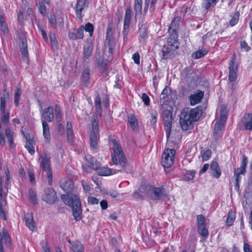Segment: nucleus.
<instances>
[{"mask_svg": "<svg viewBox=\"0 0 252 252\" xmlns=\"http://www.w3.org/2000/svg\"><path fill=\"white\" fill-rule=\"evenodd\" d=\"M110 144L113 152L111 154L112 160L115 165H119L122 169L117 170L105 167H99L98 163L94 162L93 158H91V161L89 162L88 166L96 170L97 174L100 176H108L123 171L127 173L130 171V168L127 164L126 158L120 144L115 139L110 141Z\"/></svg>", "mask_w": 252, "mask_h": 252, "instance_id": "1", "label": "nucleus"}, {"mask_svg": "<svg viewBox=\"0 0 252 252\" xmlns=\"http://www.w3.org/2000/svg\"><path fill=\"white\" fill-rule=\"evenodd\" d=\"M200 115L198 107L193 109L184 108L180 116V124L182 129L187 130L193 126V123L198 120Z\"/></svg>", "mask_w": 252, "mask_h": 252, "instance_id": "2", "label": "nucleus"}, {"mask_svg": "<svg viewBox=\"0 0 252 252\" xmlns=\"http://www.w3.org/2000/svg\"><path fill=\"white\" fill-rule=\"evenodd\" d=\"M63 203L72 209L73 216L76 221L81 219L82 209L79 197L75 194H63L61 196Z\"/></svg>", "mask_w": 252, "mask_h": 252, "instance_id": "3", "label": "nucleus"}, {"mask_svg": "<svg viewBox=\"0 0 252 252\" xmlns=\"http://www.w3.org/2000/svg\"><path fill=\"white\" fill-rule=\"evenodd\" d=\"M99 138L98 120L94 118L92 120V129L90 135V148L94 153L96 152Z\"/></svg>", "mask_w": 252, "mask_h": 252, "instance_id": "4", "label": "nucleus"}, {"mask_svg": "<svg viewBox=\"0 0 252 252\" xmlns=\"http://www.w3.org/2000/svg\"><path fill=\"white\" fill-rule=\"evenodd\" d=\"M40 166L43 171L46 172L49 185L52 184V172L50 166V158L47 154L44 153L40 156L38 159Z\"/></svg>", "mask_w": 252, "mask_h": 252, "instance_id": "5", "label": "nucleus"}, {"mask_svg": "<svg viewBox=\"0 0 252 252\" xmlns=\"http://www.w3.org/2000/svg\"><path fill=\"white\" fill-rule=\"evenodd\" d=\"M248 163V158L245 155H243L242 160L241 161L240 167L235 169L234 172V178L235 181L234 189L238 191L239 190V182L241 178L240 175H244L246 172V167Z\"/></svg>", "mask_w": 252, "mask_h": 252, "instance_id": "6", "label": "nucleus"}, {"mask_svg": "<svg viewBox=\"0 0 252 252\" xmlns=\"http://www.w3.org/2000/svg\"><path fill=\"white\" fill-rule=\"evenodd\" d=\"M175 150L174 149H165L162 156L161 164L164 168H169L174 163Z\"/></svg>", "mask_w": 252, "mask_h": 252, "instance_id": "7", "label": "nucleus"}, {"mask_svg": "<svg viewBox=\"0 0 252 252\" xmlns=\"http://www.w3.org/2000/svg\"><path fill=\"white\" fill-rule=\"evenodd\" d=\"M162 116L164 122V129L166 132V137L168 138L170 135L171 128L172 126V113L170 111L165 110L162 112Z\"/></svg>", "mask_w": 252, "mask_h": 252, "instance_id": "8", "label": "nucleus"}, {"mask_svg": "<svg viewBox=\"0 0 252 252\" xmlns=\"http://www.w3.org/2000/svg\"><path fill=\"white\" fill-rule=\"evenodd\" d=\"M180 21L181 18L180 17H175L172 20L169 27L168 32L171 36V38L174 41H177L178 39L177 30L179 28Z\"/></svg>", "mask_w": 252, "mask_h": 252, "instance_id": "9", "label": "nucleus"}, {"mask_svg": "<svg viewBox=\"0 0 252 252\" xmlns=\"http://www.w3.org/2000/svg\"><path fill=\"white\" fill-rule=\"evenodd\" d=\"M176 41L174 40V43L172 44H168L167 46L163 47L162 49V55L161 59L165 60L168 58H172L174 56L176 50L178 48V46L175 45L177 43H175Z\"/></svg>", "mask_w": 252, "mask_h": 252, "instance_id": "10", "label": "nucleus"}, {"mask_svg": "<svg viewBox=\"0 0 252 252\" xmlns=\"http://www.w3.org/2000/svg\"><path fill=\"white\" fill-rule=\"evenodd\" d=\"M89 2L88 0H78L75 5L74 9L76 17L82 21L83 15L82 11L88 8Z\"/></svg>", "mask_w": 252, "mask_h": 252, "instance_id": "11", "label": "nucleus"}, {"mask_svg": "<svg viewBox=\"0 0 252 252\" xmlns=\"http://www.w3.org/2000/svg\"><path fill=\"white\" fill-rule=\"evenodd\" d=\"M235 56L234 55L232 58L229 66L228 79L230 82H231L235 81L237 77V71L238 70V66L235 63Z\"/></svg>", "mask_w": 252, "mask_h": 252, "instance_id": "12", "label": "nucleus"}, {"mask_svg": "<svg viewBox=\"0 0 252 252\" xmlns=\"http://www.w3.org/2000/svg\"><path fill=\"white\" fill-rule=\"evenodd\" d=\"M131 13L132 11L131 9V7L129 6L127 7L126 10L125 19H124V28L123 33L125 35H127L128 32V29L129 27V24L131 18Z\"/></svg>", "mask_w": 252, "mask_h": 252, "instance_id": "13", "label": "nucleus"}, {"mask_svg": "<svg viewBox=\"0 0 252 252\" xmlns=\"http://www.w3.org/2000/svg\"><path fill=\"white\" fill-rule=\"evenodd\" d=\"M57 196L55 191L52 188H48L45 190V194L43 196V199L49 204L54 203Z\"/></svg>", "mask_w": 252, "mask_h": 252, "instance_id": "14", "label": "nucleus"}, {"mask_svg": "<svg viewBox=\"0 0 252 252\" xmlns=\"http://www.w3.org/2000/svg\"><path fill=\"white\" fill-rule=\"evenodd\" d=\"M54 118L53 109L52 106L48 107L42 111L41 120L42 122H52Z\"/></svg>", "mask_w": 252, "mask_h": 252, "instance_id": "15", "label": "nucleus"}, {"mask_svg": "<svg viewBox=\"0 0 252 252\" xmlns=\"http://www.w3.org/2000/svg\"><path fill=\"white\" fill-rule=\"evenodd\" d=\"M3 241L6 245H10L11 238L5 228H2V231H0V252H4L3 247Z\"/></svg>", "mask_w": 252, "mask_h": 252, "instance_id": "16", "label": "nucleus"}, {"mask_svg": "<svg viewBox=\"0 0 252 252\" xmlns=\"http://www.w3.org/2000/svg\"><path fill=\"white\" fill-rule=\"evenodd\" d=\"M152 193L154 195L155 200H160L167 196L166 189L163 187H152Z\"/></svg>", "mask_w": 252, "mask_h": 252, "instance_id": "17", "label": "nucleus"}, {"mask_svg": "<svg viewBox=\"0 0 252 252\" xmlns=\"http://www.w3.org/2000/svg\"><path fill=\"white\" fill-rule=\"evenodd\" d=\"M84 26L82 25L78 29H74L68 34L69 38L72 40L83 39L84 37Z\"/></svg>", "mask_w": 252, "mask_h": 252, "instance_id": "18", "label": "nucleus"}, {"mask_svg": "<svg viewBox=\"0 0 252 252\" xmlns=\"http://www.w3.org/2000/svg\"><path fill=\"white\" fill-rule=\"evenodd\" d=\"M241 122L244 129L247 130H252V114H246L242 119Z\"/></svg>", "mask_w": 252, "mask_h": 252, "instance_id": "19", "label": "nucleus"}, {"mask_svg": "<svg viewBox=\"0 0 252 252\" xmlns=\"http://www.w3.org/2000/svg\"><path fill=\"white\" fill-rule=\"evenodd\" d=\"M204 96V93L202 91L198 92L196 93L191 94L189 97L190 104L194 105L199 103L202 99Z\"/></svg>", "mask_w": 252, "mask_h": 252, "instance_id": "20", "label": "nucleus"}, {"mask_svg": "<svg viewBox=\"0 0 252 252\" xmlns=\"http://www.w3.org/2000/svg\"><path fill=\"white\" fill-rule=\"evenodd\" d=\"M60 186L66 192L71 191L74 187L72 181L69 179L62 180L60 183Z\"/></svg>", "mask_w": 252, "mask_h": 252, "instance_id": "21", "label": "nucleus"}, {"mask_svg": "<svg viewBox=\"0 0 252 252\" xmlns=\"http://www.w3.org/2000/svg\"><path fill=\"white\" fill-rule=\"evenodd\" d=\"M127 122L133 131H136L138 129L139 126L138 121L134 115L129 114L127 116Z\"/></svg>", "mask_w": 252, "mask_h": 252, "instance_id": "22", "label": "nucleus"}, {"mask_svg": "<svg viewBox=\"0 0 252 252\" xmlns=\"http://www.w3.org/2000/svg\"><path fill=\"white\" fill-rule=\"evenodd\" d=\"M26 224L27 227L32 230L34 231L36 229L35 223L33 221V217L32 214H27L25 216Z\"/></svg>", "mask_w": 252, "mask_h": 252, "instance_id": "23", "label": "nucleus"}, {"mask_svg": "<svg viewBox=\"0 0 252 252\" xmlns=\"http://www.w3.org/2000/svg\"><path fill=\"white\" fill-rule=\"evenodd\" d=\"M210 169L212 171V174L214 177L219 178L220 177L221 170L217 162L212 161L210 165Z\"/></svg>", "mask_w": 252, "mask_h": 252, "instance_id": "24", "label": "nucleus"}, {"mask_svg": "<svg viewBox=\"0 0 252 252\" xmlns=\"http://www.w3.org/2000/svg\"><path fill=\"white\" fill-rule=\"evenodd\" d=\"M43 127V134L45 141L47 143H49L50 140V132L49 127L47 122H42Z\"/></svg>", "mask_w": 252, "mask_h": 252, "instance_id": "25", "label": "nucleus"}, {"mask_svg": "<svg viewBox=\"0 0 252 252\" xmlns=\"http://www.w3.org/2000/svg\"><path fill=\"white\" fill-rule=\"evenodd\" d=\"M142 9V0H134V10L135 17L140 16Z\"/></svg>", "mask_w": 252, "mask_h": 252, "instance_id": "26", "label": "nucleus"}, {"mask_svg": "<svg viewBox=\"0 0 252 252\" xmlns=\"http://www.w3.org/2000/svg\"><path fill=\"white\" fill-rule=\"evenodd\" d=\"M224 128V127H221V126L215 124L213 133V137L216 141L221 137Z\"/></svg>", "mask_w": 252, "mask_h": 252, "instance_id": "27", "label": "nucleus"}, {"mask_svg": "<svg viewBox=\"0 0 252 252\" xmlns=\"http://www.w3.org/2000/svg\"><path fill=\"white\" fill-rule=\"evenodd\" d=\"M93 46L92 43H88L84 48V59H88L92 55Z\"/></svg>", "mask_w": 252, "mask_h": 252, "instance_id": "28", "label": "nucleus"}, {"mask_svg": "<svg viewBox=\"0 0 252 252\" xmlns=\"http://www.w3.org/2000/svg\"><path fill=\"white\" fill-rule=\"evenodd\" d=\"M90 82V72L88 69H85L82 74L81 82L85 86H87Z\"/></svg>", "mask_w": 252, "mask_h": 252, "instance_id": "29", "label": "nucleus"}, {"mask_svg": "<svg viewBox=\"0 0 252 252\" xmlns=\"http://www.w3.org/2000/svg\"><path fill=\"white\" fill-rule=\"evenodd\" d=\"M170 94V91L167 87H165V88L162 90L160 95V103L161 105H163L164 104L165 101L166 100L167 96Z\"/></svg>", "mask_w": 252, "mask_h": 252, "instance_id": "30", "label": "nucleus"}, {"mask_svg": "<svg viewBox=\"0 0 252 252\" xmlns=\"http://www.w3.org/2000/svg\"><path fill=\"white\" fill-rule=\"evenodd\" d=\"M5 134L7 139V142L9 145L10 148H12L13 147V137L14 133L8 127L5 130Z\"/></svg>", "mask_w": 252, "mask_h": 252, "instance_id": "31", "label": "nucleus"}, {"mask_svg": "<svg viewBox=\"0 0 252 252\" xmlns=\"http://www.w3.org/2000/svg\"><path fill=\"white\" fill-rule=\"evenodd\" d=\"M153 186L150 185L141 186L139 188V191L144 195L148 196L152 193Z\"/></svg>", "mask_w": 252, "mask_h": 252, "instance_id": "32", "label": "nucleus"}, {"mask_svg": "<svg viewBox=\"0 0 252 252\" xmlns=\"http://www.w3.org/2000/svg\"><path fill=\"white\" fill-rule=\"evenodd\" d=\"M235 219V214L232 210L230 211L227 215V217L226 220V224L227 226H231L233 223Z\"/></svg>", "mask_w": 252, "mask_h": 252, "instance_id": "33", "label": "nucleus"}, {"mask_svg": "<svg viewBox=\"0 0 252 252\" xmlns=\"http://www.w3.org/2000/svg\"><path fill=\"white\" fill-rule=\"evenodd\" d=\"M94 104L97 112L101 115V100L100 96L97 94L95 98Z\"/></svg>", "mask_w": 252, "mask_h": 252, "instance_id": "34", "label": "nucleus"}, {"mask_svg": "<svg viewBox=\"0 0 252 252\" xmlns=\"http://www.w3.org/2000/svg\"><path fill=\"white\" fill-rule=\"evenodd\" d=\"M0 29L4 34H7L8 33V29L7 25L5 23L3 16L1 15H0Z\"/></svg>", "mask_w": 252, "mask_h": 252, "instance_id": "35", "label": "nucleus"}, {"mask_svg": "<svg viewBox=\"0 0 252 252\" xmlns=\"http://www.w3.org/2000/svg\"><path fill=\"white\" fill-rule=\"evenodd\" d=\"M219 0H205L202 4V6L206 10L209 9L211 7L214 6Z\"/></svg>", "mask_w": 252, "mask_h": 252, "instance_id": "36", "label": "nucleus"}, {"mask_svg": "<svg viewBox=\"0 0 252 252\" xmlns=\"http://www.w3.org/2000/svg\"><path fill=\"white\" fill-rule=\"evenodd\" d=\"M0 114L1 122L3 124L7 125L9 123V112L4 111V112H0Z\"/></svg>", "mask_w": 252, "mask_h": 252, "instance_id": "37", "label": "nucleus"}, {"mask_svg": "<svg viewBox=\"0 0 252 252\" xmlns=\"http://www.w3.org/2000/svg\"><path fill=\"white\" fill-rule=\"evenodd\" d=\"M200 156L203 161L208 160L211 156V151L207 149L205 151L202 150L200 153Z\"/></svg>", "mask_w": 252, "mask_h": 252, "instance_id": "38", "label": "nucleus"}, {"mask_svg": "<svg viewBox=\"0 0 252 252\" xmlns=\"http://www.w3.org/2000/svg\"><path fill=\"white\" fill-rule=\"evenodd\" d=\"M29 199L33 204H36L37 203L36 192L32 189L29 190Z\"/></svg>", "mask_w": 252, "mask_h": 252, "instance_id": "39", "label": "nucleus"}, {"mask_svg": "<svg viewBox=\"0 0 252 252\" xmlns=\"http://www.w3.org/2000/svg\"><path fill=\"white\" fill-rule=\"evenodd\" d=\"M21 94V89L18 88H16L14 94V104L16 106H19Z\"/></svg>", "mask_w": 252, "mask_h": 252, "instance_id": "40", "label": "nucleus"}, {"mask_svg": "<svg viewBox=\"0 0 252 252\" xmlns=\"http://www.w3.org/2000/svg\"><path fill=\"white\" fill-rule=\"evenodd\" d=\"M226 119L227 114H225L224 113L220 114V120L219 122H217L215 124L221 126V127H224Z\"/></svg>", "mask_w": 252, "mask_h": 252, "instance_id": "41", "label": "nucleus"}, {"mask_svg": "<svg viewBox=\"0 0 252 252\" xmlns=\"http://www.w3.org/2000/svg\"><path fill=\"white\" fill-rule=\"evenodd\" d=\"M107 61L101 57H99L97 59V64L102 69H106L107 65Z\"/></svg>", "mask_w": 252, "mask_h": 252, "instance_id": "42", "label": "nucleus"}, {"mask_svg": "<svg viewBox=\"0 0 252 252\" xmlns=\"http://www.w3.org/2000/svg\"><path fill=\"white\" fill-rule=\"evenodd\" d=\"M197 227L206 226L205 219L202 215H199L197 216Z\"/></svg>", "mask_w": 252, "mask_h": 252, "instance_id": "43", "label": "nucleus"}, {"mask_svg": "<svg viewBox=\"0 0 252 252\" xmlns=\"http://www.w3.org/2000/svg\"><path fill=\"white\" fill-rule=\"evenodd\" d=\"M239 17V12H236L233 16L231 17L229 24L231 26H234L238 22Z\"/></svg>", "mask_w": 252, "mask_h": 252, "instance_id": "44", "label": "nucleus"}, {"mask_svg": "<svg viewBox=\"0 0 252 252\" xmlns=\"http://www.w3.org/2000/svg\"><path fill=\"white\" fill-rule=\"evenodd\" d=\"M198 232L200 235L204 237H207L209 234L208 231L206 228V226L198 227Z\"/></svg>", "mask_w": 252, "mask_h": 252, "instance_id": "45", "label": "nucleus"}, {"mask_svg": "<svg viewBox=\"0 0 252 252\" xmlns=\"http://www.w3.org/2000/svg\"><path fill=\"white\" fill-rule=\"evenodd\" d=\"M84 30H85L86 32H89L90 36H92L94 29L93 25L91 23H88L85 25V27H84Z\"/></svg>", "mask_w": 252, "mask_h": 252, "instance_id": "46", "label": "nucleus"}, {"mask_svg": "<svg viewBox=\"0 0 252 252\" xmlns=\"http://www.w3.org/2000/svg\"><path fill=\"white\" fill-rule=\"evenodd\" d=\"M208 53V51L205 49H200L196 52L195 53V58L199 59Z\"/></svg>", "mask_w": 252, "mask_h": 252, "instance_id": "47", "label": "nucleus"}, {"mask_svg": "<svg viewBox=\"0 0 252 252\" xmlns=\"http://www.w3.org/2000/svg\"><path fill=\"white\" fill-rule=\"evenodd\" d=\"M49 37L52 46L57 48V40L55 34L54 33H51Z\"/></svg>", "mask_w": 252, "mask_h": 252, "instance_id": "48", "label": "nucleus"}, {"mask_svg": "<svg viewBox=\"0 0 252 252\" xmlns=\"http://www.w3.org/2000/svg\"><path fill=\"white\" fill-rule=\"evenodd\" d=\"M158 113L156 111H152L151 113L150 122L152 125H155L157 123Z\"/></svg>", "mask_w": 252, "mask_h": 252, "instance_id": "49", "label": "nucleus"}, {"mask_svg": "<svg viewBox=\"0 0 252 252\" xmlns=\"http://www.w3.org/2000/svg\"><path fill=\"white\" fill-rule=\"evenodd\" d=\"M55 114L58 121H60L62 118L61 110L59 106L56 105L55 107Z\"/></svg>", "mask_w": 252, "mask_h": 252, "instance_id": "50", "label": "nucleus"}, {"mask_svg": "<svg viewBox=\"0 0 252 252\" xmlns=\"http://www.w3.org/2000/svg\"><path fill=\"white\" fill-rule=\"evenodd\" d=\"M25 147L27 149L29 153H30L31 155H33L34 154L35 150L34 147L33 146V144H31V143H26Z\"/></svg>", "mask_w": 252, "mask_h": 252, "instance_id": "51", "label": "nucleus"}, {"mask_svg": "<svg viewBox=\"0 0 252 252\" xmlns=\"http://www.w3.org/2000/svg\"><path fill=\"white\" fill-rule=\"evenodd\" d=\"M4 172H5V185H8L10 182V172H9V169L7 168H6L4 169Z\"/></svg>", "mask_w": 252, "mask_h": 252, "instance_id": "52", "label": "nucleus"}, {"mask_svg": "<svg viewBox=\"0 0 252 252\" xmlns=\"http://www.w3.org/2000/svg\"><path fill=\"white\" fill-rule=\"evenodd\" d=\"M141 98L145 105L149 106L150 105V98L146 94H143L142 95Z\"/></svg>", "mask_w": 252, "mask_h": 252, "instance_id": "53", "label": "nucleus"}, {"mask_svg": "<svg viewBox=\"0 0 252 252\" xmlns=\"http://www.w3.org/2000/svg\"><path fill=\"white\" fill-rule=\"evenodd\" d=\"M20 49H27V42L25 38L23 37L20 39Z\"/></svg>", "mask_w": 252, "mask_h": 252, "instance_id": "54", "label": "nucleus"}, {"mask_svg": "<svg viewBox=\"0 0 252 252\" xmlns=\"http://www.w3.org/2000/svg\"><path fill=\"white\" fill-rule=\"evenodd\" d=\"M195 171H190L185 176V179L186 181L192 180L194 179Z\"/></svg>", "mask_w": 252, "mask_h": 252, "instance_id": "55", "label": "nucleus"}, {"mask_svg": "<svg viewBox=\"0 0 252 252\" xmlns=\"http://www.w3.org/2000/svg\"><path fill=\"white\" fill-rule=\"evenodd\" d=\"M49 21L52 27L55 28L56 27L57 24L56 18L55 16L54 15L50 16L49 18Z\"/></svg>", "mask_w": 252, "mask_h": 252, "instance_id": "56", "label": "nucleus"}, {"mask_svg": "<svg viewBox=\"0 0 252 252\" xmlns=\"http://www.w3.org/2000/svg\"><path fill=\"white\" fill-rule=\"evenodd\" d=\"M140 32V37L142 39H145L146 38L147 35V32L145 28H141L139 29Z\"/></svg>", "mask_w": 252, "mask_h": 252, "instance_id": "57", "label": "nucleus"}, {"mask_svg": "<svg viewBox=\"0 0 252 252\" xmlns=\"http://www.w3.org/2000/svg\"><path fill=\"white\" fill-rule=\"evenodd\" d=\"M132 59L133 60L134 63L137 64H139L140 63V56L138 52L134 53L132 55Z\"/></svg>", "mask_w": 252, "mask_h": 252, "instance_id": "58", "label": "nucleus"}, {"mask_svg": "<svg viewBox=\"0 0 252 252\" xmlns=\"http://www.w3.org/2000/svg\"><path fill=\"white\" fill-rule=\"evenodd\" d=\"M89 203L92 205L97 204L98 203V200L94 197H90L88 198Z\"/></svg>", "mask_w": 252, "mask_h": 252, "instance_id": "59", "label": "nucleus"}, {"mask_svg": "<svg viewBox=\"0 0 252 252\" xmlns=\"http://www.w3.org/2000/svg\"><path fill=\"white\" fill-rule=\"evenodd\" d=\"M112 33V32L111 27H108L106 33V38L107 40H110Z\"/></svg>", "mask_w": 252, "mask_h": 252, "instance_id": "60", "label": "nucleus"}, {"mask_svg": "<svg viewBox=\"0 0 252 252\" xmlns=\"http://www.w3.org/2000/svg\"><path fill=\"white\" fill-rule=\"evenodd\" d=\"M243 249L244 252H252V246L247 243H244Z\"/></svg>", "mask_w": 252, "mask_h": 252, "instance_id": "61", "label": "nucleus"}, {"mask_svg": "<svg viewBox=\"0 0 252 252\" xmlns=\"http://www.w3.org/2000/svg\"><path fill=\"white\" fill-rule=\"evenodd\" d=\"M241 47L242 49H244L246 51H249L250 49V47L245 41H242L241 42Z\"/></svg>", "mask_w": 252, "mask_h": 252, "instance_id": "62", "label": "nucleus"}, {"mask_svg": "<svg viewBox=\"0 0 252 252\" xmlns=\"http://www.w3.org/2000/svg\"><path fill=\"white\" fill-rule=\"evenodd\" d=\"M81 183H82V186L84 190H85L86 191H90V189H91V188L88 185V184L86 183V182H85V181H82L81 182Z\"/></svg>", "mask_w": 252, "mask_h": 252, "instance_id": "63", "label": "nucleus"}, {"mask_svg": "<svg viewBox=\"0 0 252 252\" xmlns=\"http://www.w3.org/2000/svg\"><path fill=\"white\" fill-rule=\"evenodd\" d=\"M100 205L102 210H105L108 207L107 201L106 200H102L100 202Z\"/></svg>", "mask_w": 252, "mask_h": 252, "instance_id": "64", "label": "nucleus"}]
</instances>
